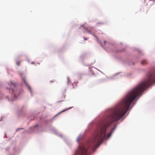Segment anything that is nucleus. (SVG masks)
Listing matches in <instances>:
<instances>
[{"label":"nucleus","mask_w":155,"mask_h":155,"mask_svg":"<svg viewBox=\"0 0 155 155\" xmlns=\"http://www.w3.org/2000/svg\"><path fill=\"white\" fill-rule=\"evenodd\" d=\"M148 62L146 60H143L141 62V64L143 65H144L147 64Z\"/></svg>","instance_id":"4"},{"label":"nucleus","mask_w":155,"mask_h":155,"mask_svg":"<svg viewBox=\"0 0 155 155\" xmlns=\"http://www.w3.org/2000/svg\"><path fill=\"white\" fill-rule=\"evenodd\" d=\"M8 84L12 89V95L13 96V98L11 99V100L13 101L15 99L17 98V96L19 94L20 91L17 89L16 88L17 84L11 81Z\"/></svg>","instance_id":"2"},{"label":"nucleus","mask_w":155,"mask_h":155,"mask_svg":"<svg viewBox=\"0 0 155 155\" xmlns=\"http://www.w3.org/2000/svg\"><path fill=\"white\" fill-rule=\"evenodd\" d=\"M70 108H71V107H69V108H68V109H66V110H63V111H61V112H64V111H66V110H68L69 109H70Z\"/></svg>","instance_id":"6"},{"label":"nucleus","mask_w":155,"mask_h":155,"mask_svg":"<svg viewBox=\"0 0 155 155\" xmlns=\"http://www.w3.org/2000/svg\"><path fill=\"white\" fill-rule=\"evenodd\" d=\"M16 64L18 66H19L20 64V61H16Z\"/></svg>","instance_id":"5"},{"label":"nucleus","mask_w":155,"mask_h":155,"mask_svg":"<svg viewBox=\"0 0 155 155\" xmlns=\"http://www.w3.org/2000/svg\"><path fill=\"white\" fill-rule=\"evenodd\" d=\"M88 32L89 33H91V32L90 31H88Z\"/></svg>","instance_id":"11"},{"label":"nucleus","mask_w":155,"mask_h":155,"mask_svg":"<svg viewBox=\"0 0 155 155\" xmlns=\"http://www.w3.org/2000/svg\"><path fill=\"white\" fill-rule=\"evenodd\" d=\"M21 76H22V78L24 82H25V84L27 86H28V87L29 88L30 90V91H31V87H30V86H29V84L27 83V82H26V80H25V77L24 76V74H21Z\"/></svg>","instance_id":"3"},{"label":"nucleus","mask_w":155,"mask_h":155,"mask_svg":"<svg viewBox=\"0 0 155 155\" xmlns=\"http://www.w3.org/2000/svg\"><path fill=\"white\" fill-rule=\"evenodd\" d=\"M155 82V72L150 73L147 78L130 91L122 100L119 105L111 111L98 125L93 138L88 140L87 147L80 145L74 155H89L90 150H93L98 147L104 140L109 137L116 128L114 127L110 133L106 135L107 128L114 122L120 120L130 109V106L137 97L145 91L147 88Z\"/></svg>","instance_id":"1"},{"label":"nucleus","mask_w":155,"mask_h":155,"mask_svg":"<svg viewBox=\"0 0 155 155\" xmlns=\"http://www.w3.org/2000/svg\"><path fill=\"white\" fill-rule=\"evenodd\" d=\"M84 38V40H87V39H86V38Z\"/></svg>","instance_id":"12"},{"label":"nucleus","mask_w":155,"mask_h":155,"mask_svg":"<svg viewBox=\"0 0 155 155\" xmlns=\"http://www.w3.org/2000/svg\"><path fill=\"white\" fill-rule=\"evenodd\" d=\"M65 95L64 94H63V97L64 98L65 97Z\"/></svg>","instance_id":"7"},{"label":"nucleus","mask_w":155,"mask_h":155,"mask_svg":"<svg viewBox=\"0 0 155 155\" xmlns=\"http://www.w3.org/2000/svg\"><path fill=\"white\" fill-rule=\"evenodd\" d=\"M106 41H104V43L105 44H106Z\"/></svg>","instance_id":"10"},{"label":"nucleus","mask_w":155,"mask_h":155,"mask_svg":"<svg viewBox=\"0 0 155 155\" xmlns=\"http://www.w3.org/2000/svg\"><path fill=\"white\" fill-rule=\"evenodd\" d=\"M50 82H54V80H52L50 81Z\"/></svg>","instance_id":"8"},{"label":"nucleus","mask_w":155,"mask_h":155,"mask_svg":"<svg viewBox=\"0 0 155 155\" xmlns=\"http://www.w3.org/2000/svg\"><path fill=\"white\" fill-rule=\"evenodd\" d=\"M77 140H78V141H79V138H78V139H77Z\"/></svg>","instance_id":"9"}]
</instances>
